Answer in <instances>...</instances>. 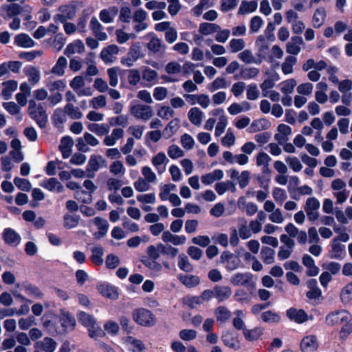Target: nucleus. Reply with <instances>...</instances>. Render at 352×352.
I'll return each instance as SVG.
<instances>
[{
  "mask_svg": "<svg viewBox=\"0 0 352 352\" xmlns=\"http://www.w3.org/2000/svg\"><path fill=\"white\" fill-rule=\"evenodd\" d=\"M180 126V120L179 118H173L163 129V138L168 139L174 135Z\"/></svg>",
  "mask_w": 352,
  "mask_h": 352,
  "instance_id": "26",
  "label": "nucleus"
},
{
  "mask_svg": "<svg viewBox=\"0 0 352 352\" xmlns=\"http://www.w3.org/2000/svg\"><path fill=\"white\" fill-rule=\"evenodd\" d=\"M239 58L243 61V63L246 64H259L260 61L258 60L253 55L252 52L250 50H245L244 51L241 52L239 54Z\"/></svg>",
  "mask_w": 352,
  "mask_h": 352,
  "instance_id": "56",
  "label": "nucleus"
},
{
  "mask_svg": "<svg viewBox=\"0 0 352 352\" xmlns=\"http://www.w3.org/2000/svg\"><path fill=\"white\" fill-rule=\"evenodd\" d=\"M143 56L142 47L140 42L133 43L129 48L127 56L122 59L121 63L127 67H131L140 58Z\"/></svg>",
  "mask_w": 352,
  "mask_h": 352,
  "instance_id": "9",
  "label": "nucleus"
},
{
  "mask_svg": "<svg viewBox=\"0 0 352 352\" xmlns=\"http://www.w3.org/2000/svg\"><path fill=\"white\" fill-rule=\"evenodd\" d=\"M228 87L227 81L223 77L216 78L211 83L207 86L208 90L212 93L215 91L226 89Z\"/></svg>",
  "mask_w": 352,
  "mask_h": 352,
  "instance_id": "46",
  "label": "nucleus"
},
{
  "mask_svg": "<svg viewBox=\"0 0 352 352\" xmlns=\"http://www.w3.org/2000/svg\"><path fill=\"white\" fill-rule=\"evenodd\" d=\"M76 13V7L71 4L63 5L59 7L58 13L55 15L54 20L60 23H65L72 19Z\"/></svg>",
  "mask_w": 352,
  "mask_h": 352,
  "instance_id": "15",
  "label": "nucleus"
},
{
  "mask_svg": "<svg viewBox=\"0 0 352 352\" xmlns=\"http://www.w3.org/2000/svg\"><path fill=\"white\" fill-rule=\"evenodd\" d=\"M98 289L99 292L106 298L112 300H116L118 298V289L108 283H102L99 284Z\"/></svg>",
  "mask_w": 352,
  "mask_h": 352,
  "instance_id": "16",
  "label": "nucleus"
},
{
  "mask_svg": "<svg viewBox=\"0 0 352 352\" xmlns=\"http://www.w3.org/2000/svg\"><path fill=\"white\" fill-rule=\"evenodd\" d=\"M263 333V329L260 327H255L252 329H244L243 336L248 341H254L258 340Z\"/></svg>",
  "mask_w": 352,
  "mask_h": 352,
  "instance_id": "47",
  "label": "nucleus"
},
{
  "mask_svg": "<svg viewBox=\"0 0 352 352\" xmlns=\"http://www.w3.org/2000/svg\"><path fill=\"white\" fill-rule=\"evenodd\" d=\"M64 109L65 113L71 119L79 120L82 117V113L80 111V109L77 107H75L72 103H67L65 106Z\"/></svg>",
  "mask_w": 352,
  "mask_h": 352,
  "instance_id": "48",
  "label": "nucleus"
},
{
  "mask_svg": "<svg viewBox=\"0 0 352 352\" xmlns=\"http://www.w3.org/2000/svg\"><path fill=\"white\" fill-rule=\"evenodd\" d=\"M258 8L256 1H243L239 9V14H245L254 12Z\"/></svg>",
  "mask_w": 352,
  "mask_h": 352,
  "instance_id": "49",
  "label": "nucleus"
},
{
  "mask_svg": "<svg viewBox=\"0 0 352 352\" xmlns=\"http://www.w3.org/2000/svg\"><path fill=\"white\" fill-rule=\"evenodd\" d=\"M162 239L164 243H170L174 245H181L186 241V236L173 234L169 231L163 232Z\"/></svg>",
  "mask_w": 352,
  "mask_h": 352,
  "instance_id": "21",
  "label": "nucleus"
},
{
  "mask_svg": "<svg viewBox=\"0 0 352 352\" xmlns=\"http://www.w3.org/2000/svg\"><path fill=\"white\" fill-rule=\"evenodd\" d=\"M204 117V112L198 107H192L188 112V118L190 122L195 126L201 125Z\"/></svg>",
  "mask_w": 352,
  "mask_h": 352,
  "instance_id": "33",
  "label": "nucleus"
},
{
  "mask_svg": "<svg viewBox=\"0 0 352 352\" xmlns=\"http://www.w3.org/2000/svg\"><path fill=\"white\" fill-rule=\"evenodd\" d=\"M326 15V10L324 8H319L316 9L313 14V26L315 28H319L321 27L325 21Z\"/></svg>",
  "mask_w": 352,
  "mask_h": 352,
  "instance_id": "40",
  "label": "nucleus"
},
{
  "mask_svg": "<svg viewBox=\"0 0 352 352\" xmlns=\"http://www.w3.org/2000/svg\"><path fill=\"white\" fill-rule=\"evenodd\" d=\"M119 52L116 45H109L101 50L100 57L105 64L111 65L117 60Z\"/></svg>",
  "mask_w": 352,
  "mask_h": 352,
  "instance_id": "13",
  "label": "nucleus"
},
{
  "mask_svg": "<svg viewBox=\"0 0 352 352\" xmlns=\"http://www.w3.org/2000/svg\"><path fill=\"white\" fill-rule=\"evenodd\" d=\"M215 298L218 302H223L230 298L232 295V289L229 286L214 287Z\"/></svg>",
  "mask_w": 352,
  "mask_h": 352,
  "instance_id": "28",
  "label": "nucleus"
},
{
  "mask_svg": "<svg viewBox=\"0 0 352 352\" xmlns=\"http://www.w3.org/2000/svg\"><path fill=\"white\" fill-rule=\"evenodd\" d=\"M76 326V319L69 312L61 309L60 314L52 310L45 311V333L53 336L72 331Z\"/></svg>",
  "mask_w": 352,
  "mask_h": 352,
  "instance_id": "1",
  "label": "nucleus"
},
{
  "mask_svg": "<svg viewBox=\"0 0 352 352\" xmlns=\"http://www.w3.org/2000/svg\"><path fill=\"white\" fill-rule=\"evenodd\" d=\"M272 194L274 200L279 205H282L287 198V192L281 188H274Z\"/></svg>",
  "mask_w": 352,
  "mask_h": 352,
  "instance_id": "54",
  "label": "nucleus"
},
{
  "mask_svg": "<svg viewBox=\"0 0 352 352\" xmlns=\"http://www.w3.org/2000/svg\"><path fill=\"white\" fill-rule=\"evenodd\" d=\"M271 157L264 152H260L256 157V164L258 166H262L263 170L268 168Z\"/></svg>",
  "mask_w": 352,
  "mask_h": 352,
  "instance_id": "60",
  "label": "nucleus"
},
{
  "mask_svg": "<svg viewBox=\"0 0 352 352\" xmlns=\"http://www.w3.org/2000/svg\"><path fill=\"white\" fill-rule=\"evenodd\" d=\"M89 28L98 40L105 41L107 38V34L103 31L102 25L95 16L92 17L90 21Z\"/></svg>",
  "mask_w": 352,
  "mask_h": 352,
  "instance_id": "20",
  "label": "nucleus"
},
{
  "mask_svg": "<svg viewBox=\"0 0 352 352\" xmlns=\"http://www.w3.org/2000/svg\"><path fill=\"white\" fill-rule=\"evenodd\" d=\"M176 190V185L173 184H164L160 186V192L159 194L160 198L162 201L168 200V197L172 194L170 192Z\"/></svg>",
  "mask_w": 352,
  "mask_h": 352,
  "instance_id": "59",
  "label": "nucleus"
},
{
  "mask_svg": "<svg viewBox=\"0 0 352 352\" xmlns=\"http://www.w3.org/2000/svg\"><path fill=\"white\" fill-rule=\"evenodd\" d=\"M275 250L269 247H263L261 251V258L262 261L267 265L274 262Z\"/></svg>",
  "mask_w": 352,
  "mask_h": 352,
  "instance_id": "50",
  "label": "nucleus"
},
{
  "mask_svg": "<svg viewBox=\"0 0 352 352\" xmlns=\"http://www.w3.org/2000/svg\"><path fill=\"white\" fill-rule=\"evenodd\" d=\"M2 105L9 113L16 115L19 121L22 120V115L19 113L20 108L14 102H3Z\"/></svg>",
  "mask_w": 352,
  "mask_h": 352,
  "instance_id": "57",
  "label": "nucleus"
},
{
  "mask_svg": "<svg viewBox=\"0 0 352 352\" xmlns=\"http://www.w3.org/2000/svg\"><path fill=\"white\" fill-rule=\"evenodd\" d=\"M88 130L98 136L107 135L109 132V126L107 124L89 123L87 126Z\"/></svg>",
  "mask_w": 352,
  "mask_h": 352,
  "instance_id": "38",
  "label": "nucleus"
},
{
  "mask_svg": "<svg viewBox=\"0 0 352 352\" xmlns=\"http://www.w3.org/2000/svg\"><path fill=\"white\" fill-rule=\"evenodd\" d=\"M130 111L131 114L137 119L144 121L148 120L153 116L151 107L145 104H133L131 107Z\"/></svg>",
  "mask_w": 352,
  "mask_h": 352,
  "instance_id": "11",
  "label": "nucleus"
},
{
  "mask_svg": "<svg viewBox=\"0 0 352 352\" xmlns=\"http://www.w3.org/2000/svg\"><path fill=\"white\" fill-rule=\"evenodd\" d=\"M74 197L83 204H90L92 201V194L82 188L75 192Z\"/></svg>",
  "mask_w": 352,
  "mask_h": 352,
  "instance_id": "63",
  "label": "nucleus"
},
{
  "mask_svg": "<svg viewBox=\"0 0 352 352\" xmlns=\"http://www.w3.org/2000/svg\"><path fill=\"white\" fill-rule=\"evenodd\" d=\"M122 342L130 352H144L146 349V346L142 340L131 336L124 337Z\"/></svg>",
  "mask_w": 352,
  "mask_h": 352,
  "instance_id": "14",
  "label": "nucleus"
},
{
  "mask_svg": "<svg viewBox=\"0 0 352 352\" xmlns=\"http://www.w3.org/2000/svg\"><path fill=\"white\" fill-rule=\"evenodd\" d=\"M230 282L234 286H245L248 289L255 288L256 285L250 272H236L231 276Z\"/></svg>",
  "mask_w": 352,
  "mask_h": 352,
  "instance_id": "6",
  "label": "nucleus"
},
{
  "mask_svg": "<svg viewBox=\"0 0 352 352\" xmlns=\"http://www.w3.org/2000/svg\"><path fill=\"white\" fill-rule=\"evenodd\" d=\"M318 344L315 336H307L302 338L300 349L302 352H313L318 349Z\"/></svg>",
  "mask_w": 352,
  "mask_h": 352,
  "instance_id": "18",
  "label": "nucleus"
},
{
  "mask_svg": "<svg viewBox=\"0 0 352 352\" xmlns=\"http://www.w3.org/2000/svg\"><path fill=\"white\" fill-rule=\"evenodd\" d=\"M220 262L224 265L228 272L234 271L241 265L239 257L229 251H224L221 253Z\"/></svg>",
  "mask_w": 352,
  "mask_h": 352,
  "instance_id": "8",
  "label": "nucleus"
},
{
  "mask_svg": "<svg viewBox=\"0 0 352 352\" xmlns=\"http://www.w3.org/2000/svg\"><path fill=\"white\" fill-rule=\"evenodd\" d=\"M14 43L18 47L23 48H30L35 45V42L27 34L21 33L14 37Z\"/></svg>",
  "mask_w": 352,
  "mask_h": 352,
  "instance_id": "29",
  "label": "nucleus"
},
{
  "mask_svg": "<svg viewBox=\"0 0 352 352\" xmlns=\"http://www.w3.org/2000/svg\"><path fill=\"white\" fill-rule=\"evenodd\" d=\"M151 162L158 174L161 175L166 170V164L168 162V159L164 153L160 152L153 157Z\"/></svg>",
  "mask_w": 352,
  "mask_h": 352,
  "instance_id": "17",
  "label": "nucleus"
},
{
  "mask_svg": "<svg viewBox=\"0 0 352 352\" xmlns=\"http://www.w3.org/2000/svg\"><path fill=\"white\" fill-rule=\"evenodd\" d=\"M219 30L220 26L219 25L212 23H201L199 27V33L205 36L216 33Z\"/></svg>",
  "mask_w": 352,
  "mask_h": 352,
  "instance_id": "43",
  "label": "nucleus"
},
{
  "mask_svg": "<svg viewBox=\"0 0 352 352\" xmlns=\"http://www.w3.org/2000/svg\"><path fill=\"white\" fill-rule=\"evenodd\" d=\"M345 254V245L341 243H338V240L332 241L331 251L330 252V257L331 258L340 259L342 258Z\"/></svg>",
  "mask_w": 352,
  "mask_h": 352,
  "instance_id": "35",
  "label": "nucleus"
},
{
  "mask_svg": "<svg viewBox=\"0 0 352 352\" xmlns=\"http://www.w3.org/2000/svg\"><path fill=\"white\" fill-rule=\"evenodd\" d=\"M109 171L118 176H123L125 174V168L120 161H114L109 166Z\"/></svg>",
  "mask_w": 352,
  "mask_h": 352,
  "instance_id": "62",
  "label": "nucleus"
},
{
  "mask_svg": "<svg viewBox=\"0 0 352 352\" xmlns=\"http://www.w3.org/2000/svg\"><path fill=\"white\" fill-rule=\"evenodd\" d=\"M215 190L219 195H223L228 190L234 192L236 186L232 182L228 180L217 183L215 184Z\"/></svg>",
  "mask_w": 352,
  "mask_h": 352,
  "instance_id": "45",
  "label": "nucleus"
},
{
  "mask_svg": "<svg viewBox=\"0 0 352 352\" xmlns=\"http://www.w3.org/2000/svg\"><path fill=\"white\" fill-rule=\"evenodd\" d=\"M1 10L3 12L1 15L5 19L17 17L19 14L22 15L24 21L32 19V8L28 4L23 6L19 3L6 4L1 6Z\"/></svg>",
  "mask_w": 352,
  "mask_h": 352,
  "instance_id": "3",
  "label": "nucleus"
},
{
  "mask_svg": "<svg viewBox=\"0 0 352 352\" xmlns=\"http://www.w3.org/2000/svg\"><path fill=\"white\" fill-rule=\"evenodd\" d=\"M236 230L242 240H246L252 236L250 228L249 227L247 221L243 218L239 219L238 229Z\"/></svg>",
  "mask_w": 352,
  "mask_h": 352,
  "instance_id": "36",
  "label": "nucleus"
},
{
  "mask_svg": "<svg viewBox=\"0 0 352 352\" xmlns=\"http://www.w3.org/2000/svg\"><path fill=\"white\" fill-rule=\"evenodd\" d=\"M144 265L151 270L153 276H158L160 274L162 267L155 260L148 259L144 262Z\"/></svg>",
  "mask_w": 352,
  "mask_h": 352,
  "instance_id": "61",
  "label": "nucleus"
},
{
  "mask_svg": "<svg viewBox=\"0 0 352 352\" xmlns=\"http://www.w3.org/2000/svg\"><path fill=\"white\" fill-rule=\"evenodd\" d=\"M234 298L241 304H248L252 300V292H248L245 289L239 288L235 291Z\"/></svg>",
  "mask_w": 352,
  "mask_h": 352,
  "instance_id": "44",
  "label": "nucleus"
},
{
  "mask_svg": "<svg viewBox=\"0 0 352 352\" xmlns=\"http://www.w3.org/2000/svg\"><path fill=\"white\" fill-rule=\"evenodd\" d=\"M223 177L224 173L222 170L215 169L212 172L203 175L201 177V181L204 185L208 186L216 181L221 180Z\"/></svg>",
  "mask_w": 352,
  "mask_h": 352,
  "instance_id": "22",
  "label": "nucleus"
},
{
  "mask_svg": "<svg viewBox=\"0 0 352 352\" xmlns=\"http://www.w3.org/2000/svg\"><path fill=\"white\" fill-rule=\"evenodd\" d=\"M326 322L329 326L343 324L340 332V338L346 339L352 332V316L346 310H337L326 316Z\"/></svg>",
  "mask_w": 352,
  "mask_h": 352,
  "instance_id": "2",
  "label": "nucleus"
},
{
  "mask_svg": "<svg viewBox=\"0 0 352 352\" xmlns=\"http://www.w3.org/2000/svg\"><path fill=\"white\" fill-rule=\"evenodd\" d=\"M297 58L294 56H288L281 65L282 72L287 75L293 72V67L296 63Z\"/></svg>",
  "mask_w": 352,
  "mask_h": 352,
  "instance_id": "52",
  "label": "nucleus"
},
{
  "mask_svg": "<svg viewBox=\"0 0 352 352\" xmlns=\"http://www.w3.org/2000/svg\"><path fill=\"white\" fill-rule=\"evenodd\" d=\"M210 115L216 117L218 120L215 127L214 135L216 137L221 136L225 131L228 125V118L225 114L223 109H215L210 112Z\"/></svg>",
  "mask_w": 352,
  "mask_h": 352,
  "instance_id": "10",
  "label": "nucleus"
},
{
  "mask_svg": "<svg viewBox=\"0 0 352 352\" xmlns=\"http://www.w3.org/2000/svg\"><path fill=\"white\" fill-rule=\"evenodd\" d=\"M5 241L12 245H17L21 241L20 236L12 229L6 228L3 232Z\"/></svg>",
  "mask_w": 352,
  "mask_h": 352,
  "instance_id": "39",
  "label": "nucleus"
},
{
  "mask_svg": "<svg viewBox=\"0 0 352 352\" xmlns=\"http://www.w3.org/2000/svg\"><path fill=\"white\" fill-rule=\"evenodd\" d=\"M66 113H65V109L62 110L61 109H56L54 112L52 120L54 125L60 128L62 124L66 122Z\"/></svg>",
  "mask_w": 352,
  "mask_h": 352,
  "instance_id": "55",
  "label": "nucleus"
},
{
  "mask_svg": "<svg viewBox=\"0 0 352 352\" xmlns=\"http://www.w3.org/2000/svg\"><path fill=\"white\" fill-rule=\"evenodd\" d=\"M320 203L316 197H309L307 199L304 209L311 221H316L319 217L318 210Z\"/></svg>",
  "mask_w": 352,
  "mask_h": 352,
  "instance_id": "12",
  "label": "nucleus"
},
{
  "mask_svg": "<svg viewBox=\"0 0 352 352\" xmlns=\"http://www.w3.org/2000/svg\"><path fill=\"white\" fill-rule=\"evenodd\" d=\"M132 318L138 325L142 327H152L156 322L155 315L143 307L135 309L132 313Z\"/></svg>",
  "mask_w": 352,
  "mask_h": 352,
  "instance_id": "4",
  "label": "nucleus"
},
{
  "mask_svg": "<svg viewBox=\"0 0 352 352\" xmlns=\"http://www.w3.org/2000/svg\"><path fill=\"white\" fill-rule=\"evenodd\" d=\"M178 278L182 284L189 288L196 287L200 283V279L198 276L191 274H181Z\"/></svg>",
  "mask_w": 352,
  "mask_h": 352,
  "instance_id": "42",
  "label": "nucleus"
},
{
  "mask_svg": "<svg viewBox=\"0 0 352 352\" xmlns=\"http://www.w3.org/2000/svg\"><path fill=\"white\" fill-rule=\"evenodd\" d=\"M270 125V122L267 119H258L252 122L248 130L250 133H256L257 131L267 129Z\"/></svg>",
  "mask_w": 352,
  "mask_h": 352,
  "instance_id": "37",
  "label": "nucleus"
},
{
  "mask_svg": "<svg viewBox=\"0 0 352 352\" xmlns=\"http://www.w3.org/2000/svg\"><path fill=\"white\" fill-rule=\"evenodd\" d=\"M303 43V39L300 36H293L291 41L287 43L286 51L288 54L297 55L300 52V45Z\"/></svg>",
  "mask_w": 352,
  "mask_h": 352,
  "instance_id": "24",
  "label": "nucleus"
},
{
  "mask_svg": "<svg viewBox=\"0 0 352 352\" xmlns=\"http://www.w3.org/2000/svg\"><path fill=\"white\" fill-rule=\"evenodd\" d=\"M214 5V0H199L197 5L190 10V14L198 17L203 14L204 10H207Z\"/></svg>",
  "mask_w": 352,
  "mask_h": 352,
  "instance_id": "25",
  "label": "nucleus"
},
{
  "mask_svg": "<svg viewBox=\"0 0 352 352\" xmlns=\"http://www.w3.org/2000/svg\"><path fill=\"white\" fill-rule=\"evenodd\" d=\"M296 85V81L293 78L283 81L278 85L280 90L284 95H289L293 93Z\"/></svg>",
  "mask_w": 352,
  "mask_h": 352,
  "instance_id": "51",
  "label": "nucleus"
},
{
  "mask_svg": "<svg viewBox=\"0 0 352 352\" xmlns=\"http://www.w3.org/2000/svg\"><path fill=\"white\" fill-rule=\"evenodd\" d=\"M85 50L83 43L80 40H76L69 44L65 50V54L70 57L74 54H81Z\"/></svg>",
  "mask_w": 352,
  "mask_h": 352,
  "instance_id": "31",
  "label": "nucleus"
},
{
  "mask_svg": "<svg viewBox=\"0 0 352 352\" xmlns=\"http://www.w3.org/2000/svg\"><path fill=\"white\" fill-rule=\"evenodd\" d=\"M2 86L3 89L1 95L4 100H7L11 98L12 94L17 89L18 82L10 80L3 82Z\"/></svg>",
  "mask_w": 352,
  "mask_h": 352,
  "instance_id": "27",
  "label": "nucleus"
},
{
  "mask_svg": "<svg viewBox=\"0 0 352 352\" xmlns=\"http://www.w3.org/2000/svg\"><path fill=\"white\" fill-rule=\"evenodd\" d=\"M103 163H104V160L101 156L91 155L87 165V170L95 173L100 168Z\"/></svg>",
  "mask_w": 352,
  "mask_h": 352,
  "instance_id": "41",
  "label": "nucleus"
},
{
  "mask_svg": "<svg viewBox=\"0 0 352 352\" xmlns=\"http://www.w3.org/2000/svg\"><path fill=\"white\" fill-rule=\"evenodd\" d=\"M215 316L217 321L226 322L231 317V312L226 307L219 306L215 310Z\"/></svg>",
  "mask_w": 352,
  "mask_h": 352,
  "instance_id": "53",
  "label": "nucleus"
},
{
  "mask_svg": "<svg viewBox=\"0 0 352 352\" xmlns=\"http://www.w3.org/2000/svg\"><path fill=\"white\" fill-rule=\"evenodd\" d=\"M287 316L297 323H303L308 320V315L302 309L290 308L287 311Z\"/></svg>",
  "mask_w": 352,
  "mask_h": 352,
  "instance_id": "19",
  "label": "nucleus"
},
{
  "mask_svg": "<svg viewBox=\"0 0 352 352\" xmlns=\"http://www.w3.org/2000/svg\"><path fill=\"white\" fill-rule=\"evenodd\" d=\"M91 252L90 260L91 262L96 265H102L104 263V248L100 245L94 246L91 248Z\"/></svg>",
  "mask_w": 352,
  "mask_h": 352,
  "instance_id": "32",
  "label": "nucleus"
},
{
  "mask_svg": "<svg viewBox=\"0 0 352 352\" xmlns=\"http://www.w3.org/2000/svg\"><path fill=\"white\" fill-rule=\"evenodd\" d=\"M28 111L31 118L37 122L39 126L44 127L43 102H37L35 100H30Z\"/></svg>",
  "mask_w": 352,
  "mask_h": 352,
  "instance_id": "7",
  "label": "nucleus"
},
{
  "mask_svg": "<svg viewBox=\"0 0 352 352\" xmlns=\"http://www.w3.org/2000/svg\"><path fill=\"white\" fill-rule=\"evenodd\" d=\"M118 14V8L116 6H111L107 9H103L100 11V19L104 23L113 22Z\"/></svg>",
  "mask_w": 352,
  "mask_h": 352,
  "instance_id": "30",
  "label": "nucleus"
},
{
  "mask_svg": "<svg viewBox=\"0 0 352 352\" xmlns=\"http://www.w3.org/2000/svg\"><path fill=\"white\" fill-rule=\"evenodd\" d=\"M74 140L70 136H65L61 138L59 148L64 159L68 158L72 153Z\"/></svg>",
  "mask_w": 352,
  "mask_h": 352,
  "instance_id": "23",
  "label": "nucleus"
},
{
  "mask_svg": "<svg viewBox=\"0 0 352 352\" xmlns=\"http://www.w3.org/2000/svg\"><path fill=\"white\" fill-rule=\"evenodd\" d=\"M261 319L267 323H278L280 320V316L278 313L273 311H267L261 314Z\"/></svg>",
  "mask_w": 352,
  "mask_h": 352,
  "instance_id": "58",
  "label": "nucleus"
},
{
  "mask_svg": "<svg viewBox=\"0 0 352 352\" xmlns=\"http://www.w3.org/2000/svg\"><path fill=\"white\" fill-rule=\"evenodd\" d=\"M342 302L347 303L352 300V282L345 285L340 292Z\"/></svg>",
  "mask_w": 352,
  "mask_h": 352,
  "instance_id": "64",
  "label": "nucleus"
},
{
  "mask_svg": "<svg viewBox=\"0 0 352 352\" xmlns=\"http://www.w3.org/2000/svg\"><path fill=\"white\" fill-rule=\"evenodd\" d=\"M222 340L224 344L234 350H239L241 344L237 338L231 332H226L223 334Z\"/></svg>",
  "mask_w": 352,
  "mask_h": 352,
  "instance_id": "34",
  "label": "nucleus"
},
{
  "mask_svg": "<svg viewBox=\"0 0 352 352\" xmlns=\"http://www.w3.org/2000/svg\"><path fill=\"white\" fill-rule=\"evenodd\" d=\"M89 225L94 237L100 239L104 237L109 230V223L104 219L99 217H95L89 221Z\"/></svg>",
  "mask_w": 352,
  "mask_h": 352,
  "instance_id": "5",
  "label": "nucleus"
}]
</instances>
